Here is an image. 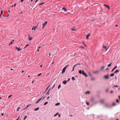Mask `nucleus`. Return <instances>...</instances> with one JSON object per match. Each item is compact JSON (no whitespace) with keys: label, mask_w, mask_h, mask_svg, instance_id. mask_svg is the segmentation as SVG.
<instances>
[{"label":"nucleus","mask_w":120,"mask_h":120,"mask_svg":"<svg viewBox=\"0 0 120 120\" xmlns=\"http://www.w3.org/2000/svg\"><path fill=\"white\" fill-rule=\"evenodd\" d=\"M41 73H40V74H39L38 75V76H40V75H41Z\"/></svg>","instance_id":"obj_41"},{"label":"nucleus","mask_w":120,"mask_h":120,"mask_svg":"<svg viewBox=\"0 0 120 120\" xmlns=\"http://www.w3.org/2000/svg\"><path fill=\"white\" fill-rule=\"evenodd\" d=\"M108 68H107L106 69V70H108Z\"/></svg>","instance_id":"obj_59"},{"label":"nucleus","mask_w":120,"mask_h":120,"mask_svg":"<svg viewBox=\"0 0 120 120\" xmlns=\"http://www.w3.org/2000/svg\"><path fill=\"white\" fill-rule=\"evenodd\" d=\"M24 0H21V2H22Z\"/></svg>","instance_id":"obj_50"},{"label":"nucleus","mask_w":120,"mask_h":120,"mask_svg":"<svg viewBox=\"0 0 120 120\" xmlns=\"http://www.w3.org/2000/svg\"><path fill=\"white\" fill-rule=\"evenodd\" d=\"M105 67L104 66H103L101 68V70H102L103 69H104V68H105Z\"/></svg>","instance_id":"obj_33"},{"label":"nucleus","mask_w":120,"mask_h":120,"mask_svg":"<svg viewBox=\"0 0 120 120\" xmlns=\"http://www.w3.org/2000/svg\"><path fill=\"white\" fill-rule=\"evenodd\" d=\"M60 114H59V115H58V116H59V117H60Z\"/></svg>","instance_id":"obj_56"},{"label":"nucleus","mask_w":120,"mask_h":120,"mask_svg":"<svg viewBox=\"0 0 120 120\" xmlns=\"http://www.w3.org/2000/svg\"><path fill=\"white\" fill-rule=\"evenodd\" d=\"M50 89L48 91V92H47V93H46V94H48V95H49V90H50Z\"/></svg>","instance_id":"obj_34"},{"label":"nucleus","mask_w":120,"mask_h":120,"mask_svg":"<svg viewBox=\"0 0 120 120\" xmlns=\"http://www.w3.org/2000/svg\"><path fill=\"white\" fill-rule=\"evenodd\" d=\"M99 72V71H95L94 72V73H98Z\"/></svg>","instance_id":"obj_15"},{"label":"nucleus","mask_w":120,"mask_h":120,"mask_svg":"<svg viewBox=\"0 0 120 120\" xmlns=\"http://www.w3.org/2000/svg\"><path fill=\"white\" fill-rule=\"evenodd\" d=\"M117 68V66H116L111 71V72H112L114 70H115L116 68Z\"/></svg>","instance_id":"obj_11"},{"label":"nucleus","mask_w":120,"mask_h":120,"mask_svg":"<svg viewBox=\"0 0 120 120\" xmlns=\"http://www.w3.org/2000/svg\"><path fill=\"white\" fill-rule=\"evenodd\" d=\"M37 28V27H35L34 28H32V30H35V29Z\"/></svg>","instance_id":"obj_17"},{"label":"nucleus","mask_w":120,"mask_h":120,"mask_svg":"<svg viewBox=\"0 0 120 120\" xmlns=\"http://www.w3.org/2000/svg\"><path fill=\"white\" fill-rule=\"evenodd\" d=\"M116 105L115 104V103H113V106H115Z\"/></svg>","instance_id":"obj_45"},{"label":"nucleus","mask_w":120,"mask_h":120,"mask_svg":"<svg viewBox=\"0 0 120 120\" xmlns=\"http://www.w3.org/2000/svg\"><path fill=\"white\" fill-rule=\"evenodd\" d=\"M61 86L60 85H59V86H58V89H59L60 88Z\"/></svg>","instance_id":"obj_30"},{"label":"nucleus","mask_w":120,"mask_h":120,"mask_svg":"<svg viewBox=\"0 0 120 120\" xmlns=\"http://www.w3.org/2000/svg\"><path fill=\"white\" fill-rule=\"evenodd\" d=\"M103 48L105 49H106V46H105L104 45H103Z\"/></svg>","instance_id":"obj_35"},{"label":"nucleus","mask_w":120,"mask_h":120,"mask_svg":"<svg viewBox=\"0 0 120 120\" xmlns=\"http://www.w3.org/2000/svg\"><path fill=\"white\" fill-rule=\"evenodd\" d=\"M44 4V3H42L40 4H39V5H40L42 4Z\"/></svg>","instance_id":"obj_31"},{"label":"nucleus","mask_w":120,"mask_h":120,"mask_svg":"<svg viewBox=\"0 0 120 120\" xmlns=\"http://www.w3.org/2000/svg\"><path fill=\"white\" fill-rule=\"evenodd\" d=\"M59 114V113H56V114H55L54 116H57L58 114Z\"/></svg>","instance_id":"obj_27"},{"label":"nucleus","mask_w":120,"mask_h":120,"mask_svg":"<svg viewBox=\"0 0 120 120\" xmlns=\"http://www.w3.org/2000/svg\"><path fill=\"white\" fill-rule=\"evenodd\" d=\"M80 64H75L73 67V69L72 70V71H73L74 70V68H75V67L77 65H80Z\"/></svg>","instance_id":"obj_3"},{"label":"nucleus","mask_w":120,"mask_h":120,"mask_svg":"<svg viewBox=\"0 0 120 120\" xmlns=\"http://www.w3.org/2000/svg\"><path fill=\"white\" fill-rule=\"evenodd\" d=\"M19 118H20V117H18V118L16 120H18V119H19Z\"/></svg>","instance_id":"obj_55"},{"label":"nucleus","mask_w":120,"mask_h":120,"mask_svg":"<svg viewBox=\"0 0 120 120\" xmlns=\"http://www.w3.org/2000/svg\"><path fill=\"white\" fill-rule=\"evenodd\" d=\"M38 0H36V1H35V2H37V1H38Z\"/></svg>","instance_id":"obj_61"},{"label":"nucleus","mask_w":120,"mask_h":120,"mask_svg":"<svg viewBox=\"0 0 120 120\" xmlns=\"http://www.w3.org/2000/svg\"><path fill=\"white\" fill-rule=\"evenodd\" d=\"M24 72V71H22V73L23 72Z\"/></svg>","instance_id":"obj_64"},{"label":"nucleus","mask_w":120,"mask_h":120,"mask_svg":"<svg viewBox=\"0 0 120 120\" xmlns=\"http://www.w3.org/2000/svg\"><path fill=\"white\" fill-rule=\"evenodd\" d=\"M45 97H44L43 98V99H44L45 98Z\"/></svg>","instance_id":"obj_57"},{"label":"nucleus","mask_w":120,"mask_h":120,"mask_svg":"<svg viewBox=\"0 0 120 120\" xmlns=\"http://www.w3.org/2000/svg\"><path fill=\"white\" fill-rule=\"evenodd\" d=\"M9 14H8L7 15V17H8V16H9Z\"/></svg>","instance_id":"obj_49"},{"label":"nucleus","mask_w":120,"mask_h":120,"mask_svg":"<svg viewBox=\"0 0 120 120\" xmlns=\"http://www.w3.org/2000/svg\"><path fill=\"white\" fill-rule=\"evenodd\" d=\"M49 98V97H48L47 98V99H48Z\"/></svg>","instance_id":"obj_58"},{"label":"nucleus","mask_w":120,"mask_h":120,"mask_svg":"<svg viewBox=\"0 0 120 120\" xmlns=\"http://www.w3.org/2000/svg\"><path fill=\"white\" fill-rule=\"evenodd\" d=\"M16 4H14V7H15V6H16Z\"/></svg>","instance_id":"obj_53"},{"label":"nucleus","mask_w":120,"mask_h":120,"mask_svg":"<svg viewBox=\"0 0 120 120\" xmlns=\"http://www.w3.org/2000/svg\"><path fill=\"white\" fill-rule=\"evenodd\" d=\"M30 105H27L26 108H27L28 107H29V106H30Z\"/></svg>","instance_id":"obj_32"},{"label":"nucleus","mask_w":120,"mask_h":120,"mask_svg":"<svg viewBox=\"0 0 120 120\" xmlns=\"http://www.w3.org/2000/svg\"><path fill=\"white\" fill-rule=\"evenodd\" d=\"M15 48L16 49H17L18 51H20L22 49H20L19 48H18L17 47H15Z\"/></svg>","instance_id":"obj_6"},{"label":"nucleus","mask_w":120,"mask_h":120,"mask_svg":"<svg viewBox=\"0 0 120 120\" xmlns=\"http://www.w3.org/2000/svg\"><path fill=\"white\" fill-rule=\"evenodd\" d=\"M60 104V103H56L55 104V105L56 106H57L58 105H59Z\"/></svg>","instance_id":"obj_23"},{"label":"nucleus","mask_w":120,"mask_h":120,"mask_svg":"<svg viewBox=\"0 0 120 120\" xmlns=\"http://www.w3.org/2000/svg\"><path fill=\"white\" fill-rule=\"evenodd\" d=\"M90 34H89L87 35V36H86V38L87 39H88L89 37L90 36Z\"/></svg>","instance_id":"obj_14"},{"label":"nucleus","mask_w":120,"mask_h":120,"mask_svg":"<svg viewBox=\"0 0 120 120\" xmlns=\"http://www.w3.org/2000/svg\"><path fill=\"white\" fill-rule=\"evenodd\" d=\"M114 87H119V86H118L117 85H115L114 86Z\"/></svg>","instance_id":"obj_40"},{"label":"nucleus","mask_w":120,"mask_h":120,"mask_svg":"<svg viewBox=\"0 0 120 120\" xmlns=\"http://www.w3.org/2000/svg\"><path fill=\"white\" fill-rule=\"evenodd\" d=\"M100 102L101 104H103L104 102V100L103 99L101 100L100 101Z\"/></svg>","instance_id":"obj_7"},{"label":"nucleus","mask_w":120,"mask_h":120,"mask_svg":"<svg viewBox=\"0 0 120 120\" xmlns=\"http://www.w3.org/2000/svg\"><path fill=\"white\" fill-rule=\"evenodd\" d=\"M48 103V102H45L44 104V105H45L46 104H47Z\"/></svg>","instance_id":"obj_28"},{"label":"nucleus","mask_w":120,"mask_h":120,"mask_svg":"<svg viewBox=\"0 0 120 120\" xmlns=\"http://www.w3.org/2000/svg\"><path fill=\"white\" fill-rule=\"evenodd\" d=\"M4 113H2V116H4Z\"/></svg>","instance_id":"obj_52"},{"label":"nucleus","mask_w":120,"mask_h":120,"mask_svg":"<svg viewBox=\"0 0 120 120\" xmlns=\"http://www.w3.org/2000/svg\"><path fill=\"white\" fill-rule=\"evenodd\" d=\"M112 63L111 62L110 64H109L108 66V67H110L111 66Z\"/></svg>","instance_id":"obj_26"},{"label":"nucleus","mask_w":120,"mask_h":120,"mask_svg":"<svg viewBox=\"0 0 120 120\" xmlns=\"http://www.w3.org/2000/svg\"><path fill=\"white\" fill-rule=\"evenodd\" d=\"M119 72V71L118 70H116L115 72H114V73H116L118 72Z\"/></svg>","instance_id":"obj_18"},{"label":"nucleus","mask_w":120,"mask_h":120,"mask_svg":"<svg viewBox=\"0 0 120 120\" xmlns=\"http://www.w3.org/2000/svg\"><path fill=\"white\" fill-rule=\"evenodd\" d=\"M86 104L88 105H89V103L88 102H86Z\"/></svg>","instance_id":"obj_38"},{"label":"nucleus","mask_w":120,"mask_h":120,"mask_svg":"<svg viewBox=\"0 0 120 120\" xmlns=\"http://www.w3.org/2000/svg\"><path fill=\"white\" fill-rule=\"evenodd\" d=\"M43 97V96H42L41 98H40L36 102V103L37 104L42 99Z\"/></svg>","instance_id":"obj_4"},{"label":"nucleus","mask_w":120,"mask_h":120,"mask_svg":"<svg viewBox=\"0 0 120 120\" xmlns=\"http://www.w3.org/2000/svg\"><path fill=\"white\" fill-rule=\"evenodd\" d=\"M66 69L64 68L63 69L62 71V72L61 73L62 74L63 73H64L65 72Z\"/></svg>","instance_id":"obj_8"},{"label":"nucleus","mask_w":120,"mask_h":120,"mask_svg":"<svg viewBox=\"0 0 120 120\" xmlns=\"http://www.w3.org/2000/svg\"><path fill=\"white\" fill-rule=\"evenodd\" d=\"M28 38L29 39V40L30 41L33 38L32 37H31L29 35H28Z\"/></svg>","instance_id":"obj_9"},{"label":"nucleus","mask_w":120,"mask_h":120,"mask_svg":"<svg viewBox=\"0 0 120 120\" xmlns=\"http://www.w3.org/2000/svg\"><path fill=\"white\" fill-rule=\"evenodd\" d=\"M20 108V107H18V108L17 109V111L18 112L19 111V109Z\"/></svg>","instance_id":"obj_44"},{"label":"nucleus","mask_w":120,"mask_h":120,"mask_svg":"<svg viewBox=\"0 0 120 120\" xmlns=\"http://www.w3.org/2000/svg\"><path fill=\"white\" fill-rule=\"evenodd\" d=\"M91 79L92 80H94V78H92V79Z\"/></svg>","instance_id":"obj_60"},{"label":"nucleus","mask_w":120,"mask_h":120,"mask_svg":"<svg viewBox=\"0 0 120 120\" xmlns=\"http://www.w3.org/2000/svg\"><path fill=\"white\" fill-rule=\"evenodd\" d=\"M104 78L105 79H108L109 78V75H107L105 76H104Z\"/></svg>","instance_id":"obj_5"},{"label":"nucleus","mask_w":120,"mask_h":120,"mask_svg":"<svg viewBox=\"0 0 120 120\" xmlns=\"http://www.w3.org/2000/svg\"><path fill=\"white\" fill-rule=\"evenodd\" d=\"M70 80V79H69L68 80V81L69 80Z\"/></svg>","instance_id":"obj_54"},{"label":"nucleus","mask_w":120,"mask_h":120,"mask_svg":"<svg viewBox=\"0 0 120 120\" xmlns=\"http://www.w3.org/2000/svg\"><path fill=\"white\" fill-rule=\"evenodd\" d=\"M12 96V95H10V96H9L8 97V98H10Z\"/></svg>","instance_id":"obj_43"},{"label":"nucleus","mask_w":120,"mask_h":120,"mask_svg":"<svg viewBox=\"0 0 120 120\" xmlns=\"http://www.w3.org/2000/svg\"><path fill=\"white\" fill-rule=\"evenodd\" d=\"M118 98L120 99V96H119V97H118Z\"/></svg>","instance_id":"obj_51"},{"label":"nucleus","mask_w":120,"mask_h":120,"mask_svg":"<svg viewBox=\"0 0 120 120\" xmlns=\"http://www.w3.org/2000/svg\"><path fill=\"white\" fill-rule=\"evenodd\" d=\"M115 26H116V27H117V26H118L117 25H115Z\"/></svg>","instance_id":"obj_63"},{"label":"nucleus","mask_w":120,"mask_h":120,"mask_svg":"<svg viewBox=\"0 0 120 120\" xmlns=\"http://www.w3.org/2000/svg\"><path fill=\"white\" fill-rule=\"evenodd\" d=\"M71 30H72L73 31H76V29L75 28H72L71 29Z\"/></svg>","instance_id":"obj_19"},{"label":"nucleus","mask_w":120,"mask_h":120,"mask_svg":"<svg viewBox=\"0 0 120 120\" xmlns=\"http://www.w3.org/2000/svg\"><path fill=\"white\" fill-rule=\"evenodd\" d=\"M67 82V81L66 80L64 81H63V83L64 84H66V83Z\"/></svg>","instance_id":"obj_16"},{"label":"nucleus","mask_w":120,"mask_h":120,"mask_svg":"<svg viewBox=\"0 0 120 120\" xmlns=\"http://www.w3.org/2000/svg\"><path fill=\"white\" fill-rule=\"evenodd\" d=\"M39 109V108L38 107L37 108H36L34 109V110L36 111L38 110Z\"/></svg>","instance_id":"obj_20"},{"label":"nucleus","mask_w":120,"mask_h":120,"mask_svg":"<svg viewBox=\"0 0 120 120\" xmlns=\"http://www.w3.org/2000/svg\"><path fill=\"white\" fill-rule=\"evenodd\" d=\"M90 93V92L89 91H88L87 92H86V94H89Z\"/></svg>","instance_id":"obj_36"},{"label":"nucleus","mask_w":120,"mask_h":120,"mask_svg":"<svg viewBox=\"0 0 120 120\" xmlns=\"http://www.w3.org/2000/svg\"><path fill=\"white\" fill-rule=\"evenodd\" d=\"M50 85H49L48 87L47 88H46V90H45V91L43 93V94H44L45 92L46 91V90L48 89V88H49V86Z\"/></svg>","instance_id":"obj_21"},{"label":"nucleus","mask_w":120,"mask_h":120,"mask_svg":"<svg viewBox=\"0 0 120 120\" xmlns=\"http://www.w3.org/2000/svg\"><path fill=\"white\" fill-rule=\"evenodd\" d=\"M27 117V116H25V117H24V120H25L26 119V118Z\"/></svg>","instance_id":"obj_24"},{"label":"nucleus","mask_w":120,"mask_h":120,"mask_svg":"<svg viewBox=\"0 0 120 120\" xmlns=\"http://www.w3.org/2000/svg\"><path fill=\"white\" fill-rule=\"evenodd\" d=\"M47 22L46 21H45V23H43L42 24L43 26V29L44 27L47 24Z\"/></svg>","instance_id":"obj_2"},{"label":"nucleus","mask_w":120,"mask_h":120,"mask_svg":"<svg viewBox=\"0 0 120 120\" xmlns=\"http://www.w3.org/2000/svg\"><path fill=\"white\" fill-rule=\"evenodd\" d=\"M3 13V11L2 10L1 11V15H2Z\"/></svg>","instance_id":"obj_42"},{"label":"nucleus","mask_w":120,"mask_h":120,"mask_svg":"<svg viewBox=\"0 0 120 120\" xmlns=\"http://www.w3.org/2000/svg\"><path fill=\"white\" fill-rule=\"evenodd\" d=\"M29 45V44H28L27 45H26L25 47L24 48V49H25V48H26V47L27 46H28Z\"/></svg>","instance_id":"obj_37"},{"label":"nucleus","mask_w":120,"mask_h":120,"mask_svg":"<svg viewBox=\"0 0 120 120\" xmlns=\"http://www.w3.org/2000/svg\"><path fill=\"white\" fill-rule=\"evenodd\" d=\"M62 9H63L65 11H67V9L65 8H62Z\"/></svg>","instance_id":"obj_13"},{"label":"nucleus","mask_w":120,"mask_h":120,"mask_svg":"<svg viewBox=\"0 0 120 120\" xmlns=\"http://www.w3.org/2000/svg\"><path fill=\"white\" fill-rule=\"evenodd\" d=\"M68 65H66L64 68L66 69V68L68 66Z\"/></svg>","instance_id":"obj_25"},{"label":"nucleus","mask_w":120,"mask_h":120,"mask_svg":"<svg viewBox=\"0 0 120 120\" xmlns=\"http://www.w3.org/2000/svg\"><path fill=\"white\" fill-rule=\"evenodd\" d=\"M113 92V91H111V92H110V93H112Z\"/></svg>","instance_id":"obj_48"},{"label":"nucleus","mask_w":120,"mask_h":120,"mask_svg":"<svg viewBox=\"0 0 120 120\" xmlns=\"http://www.w3.org/2000/svg\"><path fill=\"white\" fill-rule=\"evenodd\" d=\"M72 79L73 80H74L75 79L74 77H72Z\"/></svg>","instance_id":"obj_29"},{"label":"nucleus","mask_w":120,"mask_h":120,"mask_svg":"<svg viewBox=\"0 0 120 120\" xmlns=\"http://www.w3.org/2000/svg\"><path fill=\"white\" fill-rule=\"evenodd\" d=\"M34 82V80L32 82V83L33 84V83Z\"/></svg>","instance_id":"obj_62"},{"label":"nucleus","mask_w":120,"mask_h":120,"mask_svg":"<svg viewBox=\"0 0 120 120\" xmlns=\"http://www.w3.org/2000/svg\"><path fill=\"white\" fill-rule=\"evenodd\" d=\"M114 75V73H112L110 75V76L111 77H112Z\"/></svg>","instance_id":"obj_22"},{"label":"nucleus","mask_w":120,"mask_h":120,"mask_svg":"<svg viewBox=\"0 0 120 120\" xmlns=\"http://www.w3.org/2000/svg\"><path fill=\"white\" fill-rule=\"evenodd\" d=\"M69 116L71 117V116H72L73 115H70Z\"/></svg>","instance_id":"obj_47"},{"label":"nucleus","mask_w":120,"mask_h":120,"mask_svg":"<svg viewBox=\"0 0 120 120\" xmlns=\"http://www.w3.org/2000/svg\"><path fill=\"white\" fill-rule=\"evenodd\" d=\"M104 5L107 8H108L109 9V5L105 4H104Z\"/></svg>","instance_id":"obj_12"},{"label":"nucleus","mask_w":120,"mask_h":120,"mask_svg":"<svg viewBox=\"0 0 120 120\" xmlns=\"http://www.w3.org/2000/svg\"><path fill=\"white\" fill-rule=\"evenodd\" d=\"M79 74H82L83 75H85L86 77H87V76L86 73H85L84 71H82L81 70H80L79 71Z\"/></svg>","instance_id":"obj_1"},{"label":"nucleus","mask_w":120,"mask_h":120,"mask_svg":"<svg viewBox=\"0 0 120 120\" xmlns=\"http://www.w3.org/2000/svg\"><path fill=\"white\" fill-rule=\"evenodd\" d=\"M55 86V85H54L53 87L52 88V89L54 88V87Z\"/></svg>","instance_id":"obj_46"},{"label":"nucleus","mask_w":120,"mask_h":120,"mask_svg":"<svg viewBox=\"0 0 120 120\" xmlns=\"http://www.w3.org/2000/svg\"><path fill=\"white\" fill-rule=\"evenodd\" d=\"M116 101L117 103H118L119 102V101L118 100V99H117L116 100Z\"/></svg>","instance_id":"obj_39"},{"label":"nucleus","mask_w":120,"mask_h":120,"mask_svg":"<svg viewBox=\"0 0 120 120\" xmlns=\"http://www.w3.org/2000/svg\"><path fill=\"white\" fill-rule=\"evenodd\" d=\"M14 40H13L11 41V42L9 44V45H11L12 44V43H13V42H14Z\"/></svg>","instance_id":"obj_10"}]
</instances>
